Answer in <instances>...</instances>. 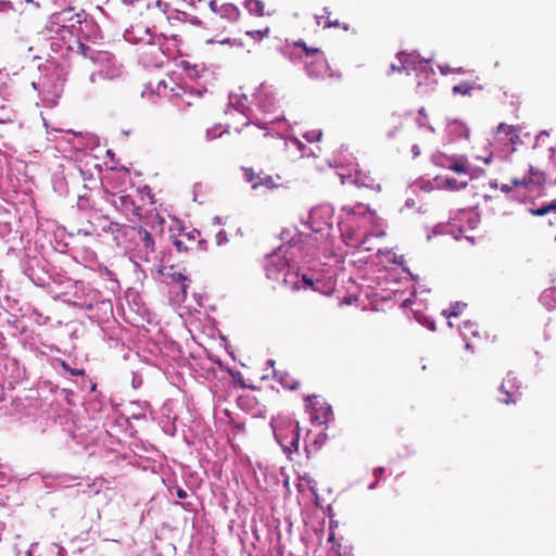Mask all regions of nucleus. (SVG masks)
<instances>
[{
  "mask_svg": "<svg viewBox=\"0 0 556 556\" xmlns=\"http://www.w3.org/2000/svg\"><path fill=\"white\" fill-rule=\"evenodd\" d=\"M84 10L75 13L73 8L64 9L53 13L47 21L45 29L51 35L52 39H60L66 45V50L84 59H89L93 63L109 62L111 54L105 51L94 50L75 38L73 29L86 21Z\"/></svg>",
  "mask_w": 556,
  "mask_h": 556,
  "instance_id": "obj_1",
  "label": "nucleus"
},
{
  "mask_svg": "<svg viewBox=\"0 0 556 556\" xmlns=\"http://www.w3.org/2000/svg\"><path fill=\"white\" fill-rule=\"evenodd\" d=\"M522 175H515L510 185H503L504 192H510L514 188H525L528 191H539L546 182V174L532 164L525 162L522 164Z\"/></svg>",
  "mask_w": 556,
  "mask_h": 556,
  "instance_id": "obj_2",
  "label": "nucleus"
},
{
  "mask_svg": "<svg viewBox=\"0 0 556 556\" xmlns=\"http://www.w3.org/2000/svg\"><path fill=\"white\" fill-rule=\"evenodd\" d=\"M156 12V8L154 9L153 4L147 0L146 10L140 12L139 16L131 24V30L156 35L159 27L167 23V17H157Z\"/></svg>",
  "mask_w": 556,
  "mask_h": 556,
  "instance_id": "obj_3",
  "label": "nucleus"
},
{
  "mask_svg": "<svg viewBox=\"0 0 556 556\" xmlns=\"http://www.w3.org/2000/svg\"><path fill=\"white\" fill-rule=\"evenodd\" d=\"M299 46L303 47L306 54L305 66L307 73L313 77L325 75L329 67L324 53L317 48L309 49L304 42L299 43Z\"/></svg>",
  "mask_w": 556,
  "mask_h": 556,
  "instance_id": "obj_4",
  "label": "nucleus"
},
{
  "mask_svg": "<svg viewBox=\"0 0 556 556\" xmlns=\"http://www.w3.org/2000/svg\"><path fill=\"white\" fill-rule=\"evenodd\" d=\"M306 400L309 403L307 407L309 408L311 419L313 422L326 425L332 419V407L324 399H320L319 396H308Z\"/></svg>",
  "mask_w": 556,
  "mask_h": 556,
  "instance_id": "obj_5",
  "label": "nucleus"
},
{
  "mask_svg": "<svg viewBox=\"0 0 556 556\" xmlns=\"http://www.w3.org/2000/svg\"><path fill=\"white\" fill-rule=\"evenodd\" d=\"M500 392L505 396L500 399L505 404H516L521 400L520 384L515 375L508 374L500 386Z\"/></svg>",
  "mask_w": 556,
  "mask_h": 556,
  "instance_id": "obj_6",
  "label": "nucleus"
},
{
  "mask_svg": "<svg viewBox=\"0 0 556 556\" xmlns=\"http://www.w3.org/2000/svg\"><path fill=\"white\" fill-rule=\"evenodd\" d=\"M275 437L285 452H298L300 441V427L298 422L289 429L276 432Z\"/></svg>",
  "mask_w": 556,
  "mask_h": 556,
  "instance_id": "obj_7",
  "label": "nucleus"
},
{
  "mask_svg": "<svg viewBox=\"0 0 556 556\" xmlns=\"http://www.w3.org/2000/svg\"><path fill=\"white\" fill-rule=\"evenodd\" d=\"M174 245L178 252H188L193 250L195 247H200L203 240L200 239V231L192 229L186 231L182 229L174 239Z\"/></svg>",
  "mask_w": 556,
  "mask_h": 556,
  "instance_id": "obj_8",
  "label": "nucleus"
},
{
  "mask_svg": "<svg viewBox=\"0 0 556 556\" xmlns=\"http://www.w3.org/2000/svg\"><path fill=\"white\" fill-rule=\"evenodd\" d=\"M265 270L267 278L275 280H278L279 275L282 274L283 282L288 283V275L286 270H289V266L287 261L280 257L271 258L269 263L266 265Z\"/></svg>",
  "mask_w": 556,
  "mask_h": 556,
  "instance_id": "obj_9",
  "label": "nucleus"
},
{
  "mask_svg": "<svg viewBox=\"0 0 556 556\" xmlns=\"http://www.w3.org/2000/svg\"><path fill=\"white\" fill-rule=\"evenodd\" d=\"M116 494V488L109 486L103 479L99 482V489L94 491V495L99 497V502L103 505H108L112 502Z\"/></svg>",
  "mask_w": 556,
  "mask_h": 556,
  "instance_id": "obj_10",
  "label": "nucleus"
},
{
  "mask_svg": "<svg viewBox=\"0 0 556 556\" xmlns=\"http://www.w3.org/2000/svg\"><path fill=\"white\" fill-rule=\"evenodd\" d=\"M138 235L140 237V241L142 242V252L144 254V260L150 261L151 255L155 252V244L152 238V235L146 229L140 228L138 230Z\"/></svg>",
  "mask_w": 556,
  "mask_h": 556,
  "instance_id": "obj_11",
  "label": "nucleus"
},
{
  "mask_svg": "<svg viewBox=\"0 0 556 556\" xmlns=\"http://www.w3.org/2000/svg\"><path fill=\"white\" fill-rule=\"evenodd\" d=\"M257 108L265 114V115H273L276 112V104L274 99L266 98L262 99V96L257 99ZM278 117L277 116H270L269 119L264 121V124L274 123Z\"/></svg>",
  "mask_w": 556,
  "mask_h": 556,
  "instance_id": "obj_12",
  "label": "nucleus"
},
{
  "mask_svg": "<svg viewBox=\"0 0 556 556\" xmlns=\"http://www.w3.org/2000/svg\"><path fill=\"white\" fill-rule=\"evenodd\" d=\"M274 378L288 390H296L300 386V381L287 371H275Z\"/></svg>",
  "mask_w": 556,
  "mask_h": 556,
  "instance_id": "obj_13",
  "label": "nucleus"
},
{
  "mask_svg": "<svg viewBox=\"0 0 556 556\" xmlns=\"http://www.w3.org/2000/svg\"><path fill=\"white\" fill-rule=\"evenodd\" d=\"M533 215L543 216L546 214H552V218H549V225H556V200L551 202L547 205H544L536 210H530Z\"/></svg>",
  "mask_w": 556,
  "mask_h": 556,
  "instance_id": "obj_14",
  "label": "nucleus"
},
{
  "mask_svg": "<svg viewBox=\"0 0 556 556\" xmlns=\"http://www.w3.org/2000/svg\"><path fill=\"white\" fill-rule=\"evenodd\" d=\"M244 8L249 11L250 14L256 16L265 15V4L261 0H245Z\"/></svg>",
  "mask_w": 556,
  "mask_h": 556,
  "instance_id": "obj_15",
  "label": "nucleus"
},
{
  "mask_svg": "<svg viewBox=\"0 0 556 556\" xmlns=\"http://www.w3.org/2000/svg\"><path fill=\"white\" fill-rule=\"evenodd\" d=\"M413 59V55L410 54H406V53H399L397 54V61H399V65L397 64H391L390 66V71L388 72V74L390 75L391 73H394V72H401L402 70H407L408 68V64L412 63Z\"/></svg>",
  "mask_w": 556,
  "mask_h": 556,
  "instance_id": "obj_16",
  "label": "nucleus"
},
{
  "mask_svg": "<svg viewBox=\"0 0 556 556\" xmlns=\"http://www.w3.org/2000/svg\"><path fill=\"white\" fill-rule=\"evenodd\" d=\"M149 1L153 4L154 9L156 8L157 17H167L166 14L173 7V0H149Z\"/></svg>",
  "mask_w": 556,
  "mask_h": 556,
  "instance_id": "obj_17",
  "label": "nucleus"
},
{
  "mask_svg": "<svg viewBox=\"0 0 556 556\" xmlns=\"http://www.w3.org/2000/svg\"><path fill=\"white\" fill-rule=\"evenodd\" d=\"M242 170L244 180L249 182L253 189L261 187V174L255 173L253 168H243Z\"/></svg>",
  "mask_w": 556,
  "mask_h": 556,
  "instance_id": "obj_18",
  "label": "nucleus"
},
{
  "mask_svg": "<svg viewBox=\"0 0 556 556\" xmlns=\"http://www.w3.org/2000/svg\"><path fill=\"white\" fill-rule=\"evenodd\" d=\"M497 134L505 135L510 142H515V140L519 139L517 129L514 126L507 125L505 123H501L497 126Z\"/></svg>",
  "mask_w": 556,
  "mask_h": 556,
  "instance_id": "obj_19",
  "label": "nucleus"
},
{
  "mask_svg": "<svg viewBox=\"0 0 556 556\" xmlns=\"http://www.w3.org/2000/svg\"><path fill=\"white\" fill-rule=\"evenodd\" d=\"M330 12L328 9H324V14L318 16V24L323 25L324 28L328 27H341V24L338 20H331L329 16Z\"/></svg>",
  "mask_w": 556,
  "mask_h": 556,
  "instance_id": "obj_20",
  "label": "nucleus"
},
{
  "mask_svg": "<svg viewBox=\"0 0 556 556\" xmlns=\"http://www.w3.org/2000/svg\"><path fill=\"white\" fill-rule=\"evenodd\" d=\"M218 14L229 18H235L239 15L238 9L231 3H225L219 5Z\"/></svg>",
  "mask_w": 556,
  "mask_h": 556,
  "instance_id": "obj_21",
  "label": "nucleus"
},
{
  "mask_svg": "<svg viewBox=\"0 0 556 556\" xmlns=\"http://www.w3.org/2000/svg\"><path fill=\"white\" fill-rule=\"evenodd\" d=\"M473 87L471 84L462 83L459 85H455L452 89L454 94H462L470 97L472 94Z\"/></svg>",
  "mask_w": 556,
  "mask_h": 556,
  "instance_id": "obj_22",
  "label": "nucleus"
},
{
  "mask_svg": "<svg viewBox=\"0 0 556 556\" xmlns=\"http://www.w3.org/2000/svg\"><path fill=\"white\" fill-rule=\"evenodd\" d=\"M447 167L457 174H465L469 169L467 162L459 160H453Z\"/></svg>",
  "mask_w": 556,
  "mask_h": 556,
  "instance_id": "obj_23",
  "label": "nucleus"
},
{
  "mask_svg": "<svg viewBox=\"0 0 556 556\" xmlns=\"http://www.w3.org/2000/svg\"><path fill=\"white\" fill-rule=\"evenodd\" d=\"M294 278H295V280L291 281V287H290L292 291L300 290V288H301L300 280L298 279L296 276ZM301 282H303V285L305 287L314 289V280L312 278L307 277L306 275L302 276Z\"/></svg>",
  "mask_w": 556,
  "mask_h": 556,
  "instance_id": "obj_24",
  "label": "nucleus"
},
{
  "mask_svg": "<svg viewBox=\"0 0 556 556\" xmlns=\"http://www.w3.org/2000/svg\"><path fill=\"white\" fill-rule=\"evenodd\" d=\"M343 210L345 212H348L349 214H359V215H365L367 212H369V207L364 204H361V203H357L354 206H344Z\"/></svg>",
  "mask_w": 556,
  "mask_h": 556,
  "instance_id": "obj_25",
  "label": "nucleus"
},
{
  "mask_svg": "<svg viewBox=\"0 0 556 556\" xmlns=\"http://www.w3.org/2000/svg\"><path fill=\"white\" fill-rule=\"evenodd\" d=\"M269 33V27H266L264 29L249 30L247 31V35L253 38L254 40H262L263 38L267 37Z\"/></svg>",
  "mask_w": 556,
  "mask_h": 556,
  "instance_id": "obj_26",
  "label": "nucleus"
},
{
  "mask_svg": "<svg viewBox=\"0 0 556 556\" xmlns=\"http://www.w3.org/2000/svg\"><path fill=\"white\" fill-rule=\"evenodd\" d=\"M356 181H359L363 186L370 188L371 190H380V185L376 182L374 178L370 179H363L361 177V173H357L356 175Z\"/></svg>",
  "mask_w": 556,
  "mask_h": 556,
  "instance_id": "obj_27",
  "label": "nucleus"
},
{
  "mask_svg": "<svg viewBox=\"0 0 556 556\" xmlns=\"http://www.w3.org/2000/svg\"><path fill=\"white\" fill-rule=\"evenodd\" d=\"M168 275L172 277L173 281L181 283V291L186 293L187 285L185 281L187 280V277L179 271L168 273Z\"/></svg>",
  "mask_w": 556,
  "mask_h": 556,
  "instance_id": "obj_28",
  "label": "nucleus"
},
{
  "mask_svg": "<svg viewBox=\"0 0 556 556\" xmlns=\"http://www.w3.org/2000/svg\"><path fill=\"white\" fill-rule=\"evenodd\" d=\"M261 186L266 187L267 189L278 188L279 184H277L270 175H264L261 177Z\"/></svg>",
  "mask_w": 556,
  "mask_h": 556,
  "instance_id": "obj_29",
  "label": "nucleus"
},
{
  "mask_svg": "<svg viewBox=\"0 0 556 556\" xmlns=\"http://www.w3.org/2000/svg\"><path fill=\"white\" fill-rule=\"evenodd\" d=\"M118 201L121 206L126 211H129L134 207V201L129 195H119Z\"/></svg>",
  "mask_w": 556,
  "mask_h": 556,
  "instance_id": "obj_30",
  "label": "nucleus"
},
{
  "mask_svg": "<svg viewBox=\"0 0 556 556\" xmlns=\"http://www.w3.org/2000/svg\"><path fill=\"white\" fill-rule=\"evenodd\" d=\"M445 186L452 190H457L460 188H465L467 186V182H458L454 178H446L445 179Z\"/></svg>",
  "mask_w": 556,
  "mask_h": 556,
  "instance_id": "obj_31",
  "label": "nucleus"
},
{
  "mask_svg": "<svg viewBox=\"0 0 556 556\" xmlns=\"http://www.w3.org/2000/svg\"><path fill=\"white\" fill-rule=\"evenodd\" d=\"M62 367L72 376H83L85 374L84 369H73L65 362L62 363Z\"/></svg>",
  "mask_w": 556,
  "mask_h": 556,
  "instance_id": "obj_32",
  "label": "nucleus"
},
{
  "mask_svg": "<svg viewBox=\"0 0 556 556\" xmlns=\"http://www.w3.org/2000/svg\"><path fill=\"white\" fill-rule=\"evenodd\" d=\"M460 308V305L457 303L455 306L451 307L447 312V317H452V316H458L459 314V309Z\"/></svg>",
  "mask_w": 556,
  "mask_h": 556,
  "instance_id": "obj_33",
  "label": "nucleus"
},
{
  "mask_svg": "<svg viewBox=\"0 0 556 556\" xmlns=\"http://www.w3.org/2000/svg\"><path fill=\"white\" fill-rule=\"evenodd\" d=\"M210 8L215 13H218V11H219V7L217 5V1L216 0L210 1Z\"/></svg>",
  "mask_w": 556,
  "mask_h": 556,
  "instance_id": "obj_34",
  "label": "nucleus"
},
{
  "mask_svg": "<svg viewBox=\"0 0 556 556\" xmlns=\"http://www.w3.org/2000/svg\"><path fill=\"white\" fill-rule=\"evenodd\" d=\"M177 497H179V498H186V497H187V493H186V491H184V490L179 489V490L177 491Z\"/></svg>",
  "mask_w": 556,
  "mask_h": 556,
  "instance_id": "obj_35",
  "label": "nucleus"
},
{
  "mask_svg": "<svg viewBox=\"0 0 556 556\" xmlns=\"http://www.w3.org/2000/svg\"><path fill=\"white\" fill-rule=\"evenodd\" d=\"M383 471H384V469H383L382 467H379V468H376V469L374 470V475H375V476L382 475V473H383Z\"/></svg>",
  "mask_w": 556,
  "mask_h": 556,
  "instance_id": "obj_36",
  "label": "nucleus"
},
{
  "mask_svg": "<svg viewBox=\"0 0 556 556\" xmlns=\"http://www.w3.org/2000/svg\"><path fill=\"white\" fill-rule=\"evenodd\" d=\"M125 4H135L137 2H139L140 0H122Z\"/></svg>",
  "mask_w": 556,
  "mask_h": 556,
  "instance_id": "obj_37",
  "label": "nucleus"
},
{
  "mask_svg": "<svg viewBox=\"0 0 556 556\" xmlns=\"http://www.w3.org/2000/svg\"><path fill=\"white\" fill-rule=\"evenodd\" d=\"M160 34H161L162 36H164V37H170V38H173V39H175V38L177 37V35H175V34H169V35H167V34H165V33H163V31H161Z\"/></svg>",
  "mask_w": 556,
  "mask_h": 556,
  "instance_id": "obj_38",
  "label": "nucleus"
},
{
  "mask_svg": "<svg viewBox=\"0 0 556 556\" xmlns=\"http://www.w3.org/2000/svg\"><path fill=\"white\" fill-rule=\"evenodd\" d=\"M418 112L421 116H427L425 108H421Z\"/></svg>",
  "mask_w": 556,
  "mask_h": 556,
  "instance_id": "obj_39",
  "label": "nucleus"
},
{
  "mask_svg": "<svg viewBox=\"0 0 556 556\" xmlns=\"http://www.w3.org/2000/svg\"><path fill=\"white\" fill-rule=\"evenodd\" d=\"M250 124H251V121H250V119H248V121L244 123V125H247V126H249Z\"/></svg>",
  "mask_w": 556,
  "mask_h": 556,
  "instance_id": "obj_40",
  "label": "nucleus"
},
{
  "mask_svg": "<svg viewBox=\"0 0 556 556\" xmlns=\"http://www.w3.org/2000/svg\"><path fill=\"white\" fill-rule=\"evenodd\" d=\"M344 30H348L349 29V26L348 25H343L342 26Z\"/></svg>",
  "mask_w": 556,
  "mask_h": 556,
  "instance_id": "obj_41",
  "label": "nucleus"
}]
</instances>
